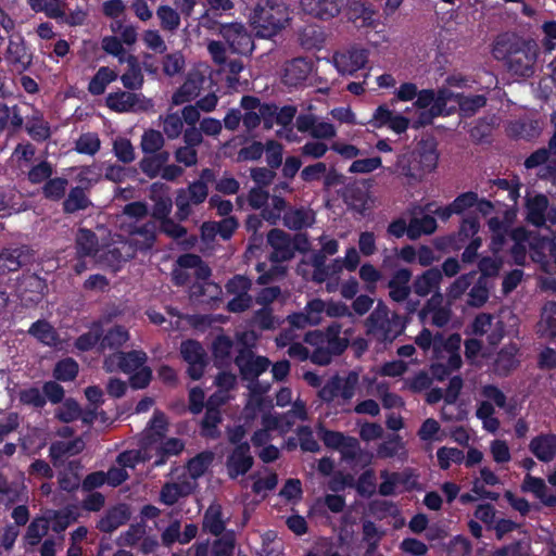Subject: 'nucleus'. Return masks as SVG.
Instances as JSON below:
<instances>
[{
  "label": "nucleus",
  "instance_id": "1",
  "mask_svg": "<svg viewBox=\"0 0 556 556\" xmlns=\"http://www.w3.org/2000/svg\"><path fill=\"white\" fill-rule=\"evenodd\" d=\"M493 55L515 76L529 78L534 74L538 51L531 41L501 36L495 40Z\"/></svg>",
  "mask_w": 556,
  "mask_h": 556
},
{
  "label": "nucleus",
  "instance_id": "2",
  "mask_svg": "<svg viewBox=\"0 0 556 556\" xmlns=\"http://www.w3.org/2000/svg\"><path fill=\"white\" fill-rule=\"evenodd\" d=\"M438 160L435 139L433 137L422 138L414 151L397 157L392 172L408 179L420 180L426 173L435 169Z\"/></svg>",
  "mask_w": 556,
  "mask_h": 556
},
{
  "label": "nucleus",
  "instance_id": "3",
  "mask_svg": "<svg viewBox=\"0 0 556 556\" xmlns=\"http://www.w3.org/2000/svg\"><path fill=\"white\" fill-rule=\"evenodd\" d=\"M290 20L288 8L277 0H258L250 22L260 38H271L277 35Z\"/></svg>",
  "mask_w": 556,
  "mask_h": 556
},
{
  "label": "nucleus",
  "instance_id": "4",
  "mask_svg": "<svg viewBox=\"0 0 556 556\" xmlns=\"http://www.w3.org/2000/svg\"><path fill=\"white\" fill-rule=\"evenodd\" d=\"M218 34L226 41L228 49L236 54L251 55L255 46L251 34L241 23H215Z\"/></svg>",
  "mask_w": 556,
  "mask_h": 556
},
{
  "label": "nucleus",
  "instance_id": "5",
  "mask_svg": "<svg viewBox=\"0 0 556 556\" xmlns=\"http://www.w3.org/2000/svg\"><path fill=\"white\" fill-rule=\"evenodd\" d=\"M179 352L188 364L187 375L192 380L201 379L208 365L207 353L203 345L197 340L188 339L181 342Z\"/></svg>",
  "mask_w": 556,
  "mask_h": 556
},
{
  "label": "nucleus",
  "instance_id": "6",
  "mask_svg": "<svg viewBox=\"0 0 556 556\" xmlns=\"http://www.w3.org/2000/svg\"><path fill=\"white\" fill-rule=\"evenodd\" d=\"M157 224L155 220H148L142 225L129 227V235L125 245L130 251L127 256L134 257L137 251L147 252L151 250L156 241Z\"/></svg>",
  "mask_w": 556,
  "mask_h": 556
},
{
  "label": "nucleus",
  "instance_id": "7",
  "mask_svg": "<svg viewBox=\"0 0 556 556\" xmlns=\"http://www.w3.org/2000/svg\"><path fill=\"white\" fill-rule=\"evenodd\" d=\"M237 349L238 355L235 358V364L238 366L241 378L247 381H255L263 372H265L270 361L265 356H257L247 349L243 344H239Z\"/></svg>",
  "mask_w": 556,
  "mask_h": 556
},
{
  "label": "nucleus",
  "instance_id": "8",
  "mask_svg": "<svg viewBox=\"0 0 556 556\" xmlns=\"http://www.w3.org/2000/svg\"><path fill=\"white\" fill-rule=\"evenodd\" d=\"M147 358L143 351L116 352L104 359V368L109 372L117 368L125 374H130L139 369L147 362Z\"/></svg>",
  "mask_w": 556,
  "mask_h": 556
},
{
  "label": "nucleus",
  "instance_id": "9",
  "mask_svg": "<svg viewBox=\"0 0 556 556\" xmlns=\"http://www.w3.org/2000/svg\"><path fill=\"white\" fill-rule=\"evenodd\" d=\"M267 243L271 247L273 252L269 261L273 263H282L294 257V247H292V237L279 229L274 228L267 233Z\"/></svg>",
  "mask_w": 556,
  "mask_h": 556
},
{
  "label": "nucleus",
  "instance_id": "10",
  "mask_svg": "<svg viewBox=\"0 0 556 556\" xmlns=\"http://www.w3.org/2000/svg\"><path fill=\"white\" fill-rule=\"evenodd\" d=\"M34 262V252L26 245L8 248L0 253V274L16 271Z\"/></svg>",
  "mask_w": 556,
  "mask_h": 556
},
{
  "label": "nucleus",
  "instance_id": "11",
  "mask_svg": "<svg viewBox=\"0 0 556 556\" xmlns=\"http://www.w3.org/2000/svg\"><path fill=\"white\" fill-rule=\"evenodd\" d=\"M254 458L250 452L249 442L235 446L231 453L227 456L226 468L228 476L236 479L239 476L245 475L253 466Z\"/></svg>",
  "mask_w": 556,
  "mask_h": 556
},
{
  "label": "nucleus",
  "instance_id": "12",
  "mask_svg": "<svg viewBox=\"0 0 556 556\" xmlns=\"http://www.w3.org/2000/svg\"><path fill=\"white\" fill-rule=\"evenodd\" d=\"M345 0H301L302 11L320 21H329L341 12Z\"/></svg>",
  "mask_w": 556,
  "mask_h": 556
},
{
  "label": "nucleus",
  "instance_id": "13",
  "mask_svg": "<svg viewBox=\"0 0 556 556\" xmlns=\"http://www.w3.org/2000/svg\"><path fill=\"white\" fill-rule=\"evenodd\" d=\"M105 103L109 109L118 113L139 110L144 111L148 108L144 99L140 94L124 90L109 93Z\"/></svg>",
  "mask_w": 556,
  "mask_h": 556
},
{
  "label": "nucleus",
  "instance_id": "14",
  "mask_svg": "<svg viewBox=\"0 0 556 556\" xmlns=\"http://www.w3.org/2000/svg\"><path fill=\"white\" fill-rule=\"evenodd\" d=\"M366 62L367 51L356 47L333 54V63L342 74H353L362 68Z\"/></svg>",
  "mask_w": 556,
  "mask_h": 556
},
{
  "label": "nucleus",
  "instance_id": "15",
  "mask_svg": "<svg viewBox=\"0 0 556 556\" xmlns=\"http://www.w3.org/2000/svg\"><path fill=\"white\" fill-rule=\"evenodd\" d=\"M168 186L162 182H154L150 187V199L154 202L151 216L161 222L169 217L173 208V200L168 194Z\"/></svg>",
  "mask_w": 556,
  "mask_h": 556
},
{
  "label": "nucleus",
  "instance_id": "16",
  "mask_svg": "<svg viewBox=\"0 0 556 556\" xmlns=\"http://www.w3.org/2000/svg\"><path fill=\"white\" fill-rule=\"evenodd\" d=\"M80 186L70 190L67 197L63 201V212L65 214H75L92 206V202L87 194V190L91 186V181L87 178H80Z\"/></svg>",
  "mask_w": 556,
  "mask_h": 556
},
{
  "label": "nucleus",
  "instance_id": "17",
  "mask_svg": "<svg viewBox=\"0 0 556 556\" xmlns=\"http://www.w3.org/2000/svg\"><path fill=\"white\" fill-rule=\"evenodd\" d=\"M417 476L409 468L400 472H388L384 470V496L394 494L397 488H402L401 491H412L417 489Z\"/></svg>",
  "mask_w": 556,
  "mask_h": 556
},
{
  "label": "nucleus",
  "instance_id": "18",
  "mask_svg": "<svg viewBox=\"0 0 556 556\" xmlns=\"http://www.w3.org/2000/svg\"><path fill=\"white\" fill-rule=\"evenodd\" d=\"M519 348L516 343L504 345L497 353L493 362V371L500 377H508L519 365L517 358Z\"/></svg>",
  "mask_w": 556,
  "mask_h": 556
},
{
  "label": "nucleus",
  "instance_id": "19",
  "mask_svg": "<svg viewBox=\"0 0 556 556\" xmlns=\"http://www.w3.org/2000/svg\"><path fill=\"white\" fill-rule=\"evenodd\" d=\"M523 492L532 493L541 504L548 507H556V494L548 493V488L542 478L527 473L521 484Z\"/></svg>",
  "mask_w": 556,
  "mask_h": 556
},
{
  "label": "nucleus",
  "instance_id": "20",
  "mask_svg": "<svg viewBox=\"0 0 556 556\" xmlns=\"http://www.w3.org/2000/svg\"><path fill=\"white\" fill-rule=\"evenodd\" d=\"M531 453L541 462L548 463L556 455V434H539L529 444Z\"/></svg>",
  "mask_w": 556,
  "mask_h": 556
},
{
  "label": "nucleus",
  "instance_id": "21",
  "mask_svg": "<svg viewBox=\"0 0 556 556\" xmlns=\"http://www.w3.org/2000/svg\"><path fill=\"white\" fill-rule=\"evenodd\" d=\"M312 64L305 58H295L285 67L283 81L288 86H298L308 77Z\"/></svg>",
  "mask_w": 556,
  "mask_h": 556
},
{
  "label": "nucleus",
  "instance_id": "22",
  "mask_svg": "<svg viewBox=\"0 0 556 556\" xmlns=\"http://www.w3.org/2000/svg\"><path fill=\"white\" fill-rule=\"evenodd\" d=\"M215 180V172L212 168H204L201 170L199 179L186 188L193 205H199L205 201L208 195L207 185Z\"/></svg>",
  "mask_w": 556,
  "mask_h": 556
},
{
  "label": "nucleus",
  "instance_id": "23",
  "mask_svg": "<svg viewBox=\"0 0 556 556\" xmlns=\"http://www.w3.org/2000/svg\"><path fill=\"white\" fill-rule=\"evenodd\" d=\"M85 448V442L81 438H76L72 441H56L51 443L49 447V455L54 466L63 463L65 456H73L79 454Z\"/></svg>",
  "mask_w": 556,
  "mask_h": 556
},
{
  "label": "nucleus",
  "instance_id": "24",
  "mask_svg": "<svg viewBox=\"0 0 556 556\" xmlns=\"http://www.w3.org/2000/svg\"><path fill=\"white\" fill-rule=\"evenodd\" d=\"M75 248L77 257H94L99 252L98 236L90 229H78L75 238Z\"/></svg>",
  "mask_w": 556,
  "mask_h": 556
},
{
  "label": "nucleus",
  "instance_id": "25",
  "mask_svg": "<svg viewBox=\"0 0 556 556\" xmlns=\"http://www.w3.org/2000/svg\"><path fill=\"white\" fill-rule=\"evenodd\" d=\"M129 517L128 507L122 504L110 509L106 515L98 521L97 528L102 532L111 533L126 523Z\"/></svg>",
  "mask_w": 556,
  "mask_h": 556
},
{
  "label": "nucleus",
  "instance_id": "26",
  "mask_svg": "<svg viewBox=\"0 0 556 556\" xmlns=\"http://www.w3.org/2000/svg\"><path fill=\"white\" fill-rule=\"evenodd\" d=\"M238 344H241V343L238 342L236 344L233 342V340L228 336H225V334L217 336L214 339L213 344H212L215 365L217 367H223V366L229 365L231 362V353H232L235 346L240 349V345H238Z\"/></svg>",
  "mask_w": 556,
  "mask_h": 556
},
{
  "label": "nucleus",
  "instance_id": "27",
  "mask_svg": "<svg viewBox=\"0 0 556 556\" xmlns=\"http://www.w3.org/2000/svg\"><path fill=\"white\" fill-rule=\"evenodd\" d=\"M441 280L442 271L437 267H431L415 279L412 288L417 295L426 296L439 288Z\"/></svg>",
  "mask_w": 556,
  "mask_h": 556
},
{
  "label": "nucleus",
  "instance_id": "28",
  "mask_svg": "<svg viewBox=\"0 0 556 556\" xmlns=\"http://www.w3.org/2000/svg\"><path fill=\"white\" fill-rule=\"evenodd\" d=\"M169 156L170 154L168 151L144 154L139 162V167L146 176L151 179L155 178L160 175L163 166L168 162Z\"/></svg>",
  "mask_w": 556,
  "mask_h": 556
},
{
  "label": "nucleus",
  "instance_id": "29",
  "mask_svg": "<svg viewBox=\"0 0 556 556\" xmlns=\"http://www.w3.org/2000/svg\"><path fill=\"white\" fill-rule=\"evenodd\" d=\"M18 290L23 295L30 293L31 295L28 299L33 302H38L47 290V283L38 275L27 274L18 279Z\"/></svg>",
  "mask_w": 556,
  "mask_h": 556
},
{
  "label": "nucleus",
  "instance_id": "30",
  "mask_svg": "<svg viewBox=\"0 0 556 556\" xmlns=\"http://www.w3.org/2000/svg\"><path fill=\"white\" fill-rule=\"evenodd\" d=\"M223 420L220 410L213 405L212 397L206 403V412L201 421V434L206 438H219L220 432L217 429L218 424Z\"/></svg>",
  "mask_w": 556,
  "mask_h": 556
},
{
  "label": "nucleus",
  "instance_id": "31",
  "mask_svg": "<svg viewBox=\"0 0 556 556\" xmlns=\"http://www.w3.org/2000/svg\"><path fill=\"white\" fill-rule=\"evenodd\" d=\"M28 334L49 346L56 345L60 340L54 327L46 319L35 321L29 327Z\"/></svg>",
  "mask_w": 556,
  "mask_h": 556
},
{
  "label": "nucleus",
  "instance_id": "32",
  "mask_svg": "<svg viewBox=\"0 0 556 556\" xmlns=\"http://www.w3.org/2000/svg\"><path fill=\"white\" fill-rule=\"evenodd\" d=\"M23 122L24 119L17 105L9 108L5 103H0V132L7 128L15 132L22 128Z\"/></svg>",
  "mask_w": 556,
  "mask_h": 556
},
{
  "label": "nucleus",
  "instance_id": "33",
  "mask_svg": "<svg viewBox=\"0 0 556 556\" xmlns=\"http://www.w3.org/2000/svg\"><path fill=\"white\" fill-rule=\"evenodd\" d=\"M314 223V215L303 207L289 210L283 215V225L292 230H300Z\"/></svg>",
  "mask_w": 556,
  "mask_h": 556
},
{
  "label": "nucleus",
  "instance_id": "34",
  "mask_svg": "<svg viewBox=\"0 0 556 556\" xmlns=\"http://www.w3.org/2000/svg\"><path fill=\"white\" fill-rule=\"evenodd\" d=\"M437 219L431 215L413 217L409 220V239L416 240L422 235H431L437 230Z\"/></svg>",
  "mask_w": 556,
  "mask_h": 556
},
{
  "label": "nucleus",
  "instance_id": "35",
  "mask_svg": "<svg viewBox=\"0 0 556 556\" xmlns=\"http://www.w3.org/2000/svg\"><path fill=\"white\" fill-rule=\"evenodd\" d=\"M128 70L122 75L121 80L123 86L128 90H136L141 88L143 84V75L138 64V60L134 55L127 56Z\"/></svg>",
  "mask_w": 556,
  "mask_h": 556
},
{
  "label": "nucleus",
  "instance_id": "36",
  "mask_svg": "<svg viewBox=\"0 0 556 556\" xmlns=\"http://www.w3.org/2000/svg\"><path fill=\"white\" fill-rule=\"evenodd\" d=\"M117 78V73L108 66L100 67L91 78L88 91L93 96L104 93L106 86Z\"/></svg>",
  "mask_w": 556,
  "mask_h": 556
},
{
  "label": "nucleus",
  "instance_id": "37",
  "mask_svg": "<svg viewBox=\"0 0 556 556\" xmlns=\"http://www.w3.org/2000/svg\"><path fill=\"white\" fill-rule=\"evenodd\" d=\"M548 206L547 197L540 193L529 199L527 202L528 219L536 226H540L545 220V212Z\"/></svg>",
  "mask_w": 556,
  "mask_h": 556
},
{
  "label": "nucleus",
  "instance_id": "38",
  "mask_svg": "<svg viewBox=\"0 0 556 556\" xmlns=\"http://www.w3.org/2000/svg\"><path fill=\"white\" fill-rule=\"evenodd\" d=\"M203 529L215 536L223 534L225 522L222 519L220 505L213 504L206 509L203 518Z\"/></svg>",
  "mask_w": 556,
  "mask_h": 556
},
{
  "label": "nucleus",
  "instance_id": "39",
  "mask_svg": "<svg viewBox=\"0 0 556 556\" xmlns=\"http://www.w3.org/2000/svg\"><path fill=\"white\" fill-rule=\"evenodd\" d=\"M269 389V384L263 386L257 379L255 381H250L249 390L251 394V399L248 402L245 409L252 410L255 414L256 410H263L264 406H271V401L262 397V394L266 393Z\"/></svg>",
  "mask_w": 556,
  "mask_h": 556
},
{
  "label": "nucleus",
  "instance_id": "40",
  "mask_svg": "<svg viewBox=\"0 0 556 556\" xmlns=\"http://www.w3.org/2000/svg\"><path fill=\"white\" fill-rule=\"evenodd\" d=\"M129 339L128 331L123 326H115L101 337V350H117Z\"/></svg>",
  "mask_w": 556,
  "mask_h": 556
},
{
  "label": "nucleus",
  "instance_id": "41",
  "mask_svg": "<svg viewBox=\"0 0 556 556\" xmlns=\"http://www.w3.org/2000/svg\"><path fill=\"white\" fill-rule=\"evenodd\" d=\"M200 88L201 86L199 79L191 77L187 78V80L173 94V104L180 105L185 102H189L193 98L198 97Z\"/></svg>",
  "mask_w": 556,
  "mask_h": 556
},
{
  "label": "nucleus",
  "instance_id": "42",
  "mask_svg": "<svg viewBox=\"0 0 556 556\" xmlns=\"http://www.w3.org/2000/svg\"><path fill=\"white\" fill-rule=\"evenodd\" d=\"M165 138L163 134L155 129H148L141 136L140 148L144 154L163 151Z\"/></svg>",
  "mask_w": 556,
  "mask_h": 556
},
{
  "label": "nucleus",
  "instance_id": "43",
  "mask_svg": "<svg viewBox=\"0 0 556 556\" xmlns=\"http://www.w3.org/2000/svg\"><path fill=\"white\" fill-rule=\"evenodd\" d=\"M468 305L472 307L483 306L490 296L488 280L484 277H479L468 293Z\"/></svg>",
  "mask_w": 556,
  "mask_h": 556
},
{
  "label": "nucleus",
  "instance_id": "44",
  "mask_svg": "<svg viewBox=\"0 0 556 556\" xmlns=\"http://www.w3.org/2000/svg\"><path fill=\"white\" fill-rule=\"evenodd\" d=\"M214 459L212 452H202L191 458L187 464L189 475L193 479L202 477Z\"/></svg>",
  "mask_w": 556,
  "mask_h": 556
},
{
  "label": "nucleus",
  "instance_id": "45",
  "mask_svg": "<svg viewBox=\"0 0 556 556\" xmlns=\"http://www.w3.org/2000/svg\"><path fill=\"white\" fill-rule=\"evenodd\" d=\"M78 375V364L71 357L55 364L53 377L59 381H73Z\"/></svg>",
  "mask_w": 556,
  "mask_h": 556
},
{
  "label": "nucleus",
  "instance_id": "46",
  "mask_svg": "<svg viewBox=\"0 0 556 556\" xmlns=\"http://www.w3.org/2000/svg\"><path fill=\"white\" fill-rule=\"evenodd\" d=\"M480 222L477 215H467L460 222L458 231L456 233L457 240L464 244L469 239L476 238L475 236L479 232Z\"/></svg>",
  "mask_w": 556,
  "mask_h": 556
},
{
  "label": "nucleus",
  "instance_id": "47",
  "mask_svg": "<svg viewBox=\"0 0 556 556\" xmlns=\"http://www.w3.org/2000/svg\"><path fill=\"white\" fill-rule=\"evenodd\" d=\"M362 11V15L355 16V23L358 27H368L375 28L379 23L374 18L377 13L370 9L369 5H366L364 2H354L351 7V12L356 13Z\"/></svg>",
  "mask_w": 556,
  "mask_h": 556
},
{
  "label": "nucleus",
  "instance_id": "48",
  "mask_svg": "<svg viewBox=\"0 0 556 556\" xmlns=\"http://www.w3.org/2000/svg\"><path fill=\"white\" fill-rule=\"evenodd\" d=\"M380 539L381 533L376 525L370 520H365L363 522V541L367 543L368 547L364 556H374Z\"/></svg>",
  "mask_w": 556,
  "mask_h": 556
},
{
  "label": "nucleus",
  "instance_id": "49",
  "mask_svg": "<svg viewBox=\"0 0 556 556\" xmlns=\"http://www.w3.org/2000/svg\"><path fill=\"white\" fill-rule=\"evenodd\" d=\"M113 152L117 160L125 164L131 163L136 157L135 148L127 138H116L113 142Z\"/></svg>",
  "mask_w": 556,
  "mask_h": 556
},
{
  "label": "nucleus",
  "instance_id": "50",
  "mask_svg": "<svg viewBox=\"0 0 556 556\" xmlns=\"http://www.w3.org/2000/svg\"><path fill=\"white\" fill-rule=\"evenodd\" d=\"M476 274L477 271L472 270L470 273L463 274L459 277H457L454 280V282L450 286L447 295L453 300L462 298V295L472 285Z\"/></svg>",
  "mask_w": 556,
  "mask_h": 556
},
{
  "label": "nucleus",
  "instance_id": "51",
  "mask_svg": "<svg viewBox=\"0 0 556 556\" xmlns=\"http://www.w3.org/2000/svg\"><path fill=\"white\" fill-rule=\"evenodd\" d=\"M235 533L228 531L213 543L212 556H232L235 549Z\"/></svg>",
  "mask_w": 556,
  "mask_h": 556
},
{
  "label": "nucleus",
  "instance_id": "52",
  "mask_svg": "<svg viewBox=\"0 0 556 556\" xmlns=\"http://www.w3.org/2000/svg\"><path fill=\"white\" fill-rule=\"evenodd\" d=\"M458 104L464 115L469 117L475 115L481 108L485 106L486 98L483 94L462 97Z\"/></svg>",
  "mask_w": 556,
  "mask_h": 556
},
{
  "label": "nucleus",
  "instance_id": "53",
  "mask_svg": "<svg viewBox=\"0 0 556 556\" xmlns=\"http://www.w3.org/2000/svg\"><path fill=\"white\" fill-rule=\"evenodd\" d=\"M68 181L66 178L56 177L49 179L43 186V194L47 199L56 201L65 195Z\"/></svg>",
  "mask_w": 556,
  "mask_h": 556
},
{
  "label": "nucleus",
  "instance_id": "54",
  "mask_svg": "<svg viewBox=\"0 0 556 556\" xmlns=\"http://www.w3.org/2000/svg\"><path fill=\"white\" fill-rule=\"evenodd\" d=\"M163 121V132L168 139H176L180 136L184 128L182 118L178 113L167 114L165 117H160Z\"/></svg>",
  "mask_w": 556,
  "mask_h": 556
},
{
  "label": "nucleus",
  "instance_id": "55",
  "mask_svg": "<svg viewBox=\"0 0 556 556\" xmlns=\"http://www.w3.org/2000/svg\"><path fill=\"white\" fill-rule=\"evenodd\" d=\"M81 414L78 403L74 399L64 401L55 412V417L63 422H71L76 420Z\"/></svg>",
  "mask_w": 556,
  "mask_h": 556
},
{
  "label": "nucleus",
  "instance_id": "56",
  "mask_svg": "<svg viewBox=\"0 0 556 556\" xmlns=\"http://www.w3.org/2000/svg\"><path fill=\"white\" fill-rule=\"evenodd\" d=\"M358 383V374L355 371H350L346 376H340V399L342 402L339 404H344L350 401L355 394V387Z\"/></svg>",
  "mask_w": 556,
  "mask_h": 556
},
{
  "label": "nucleus",
  "instance_id": "57",
  "mask_svg": "<svg viewBox=\"0 0 556 556\" xmlns=\"http://www.w3.org/2000/svg\"><path fill=\"white\" fill-rule=\"evenodd\" d=\"M100 139L96 134H84L76 141V151L84 154L93 155L100 149Z\"/></svg>",
  "mask_w": 556,
  "mask_h": 556
},
{
  "label": "nucleus",
  "instance_id": "58",
  "mask_svg": "<svg viewBox=\"0 0 556 556\" xmlns=\"http://www.w3.org/2000/svg\"><path fill=\"white\" fill-rule=\"evenodd\" d=\"M156 14L161 20V25L164 29L173 31L178 28L180 24L179 14L170 7L161 5L157 9Z\"/></svg>",
  "mask_w": 556,
  "mask_h": 556
},
{
  "label": "nucleus",
  "instance_id": "59",
  "mask_svg": "<svg viewBox=\"0 0 556 556\" xmlns=\"http://www.w3.org/2000/svg\"><path fill=\"white\" fill-rule=\"evenodd\" d=\"M253 323L262 330L275 329L279 324L278 319L273 315L271 308L267 306H264L254 313Z\"/></svg>",
  "mask_w": 556,
  "mask_h": 556
},
{
  "label": "nucleus",
  "instance_id": "60",
  "mask_svg": "<svg viewBox=\"0 0 556 556\" xmlns=\"http://www.w3.org/2000/svg\"><path fill=\"white\" fill-rule=\"evenodd\" d=\"M383 453L384 458L395 455H406V448L402 438L396 433L384 435Z\"/></svg>",
  "mask_w": 556,
  "mask_h": 556
},
{
  "label": "nucleus",
  "instance_id": "61",
  "mask_svg": "<svg viewBox=\"0 0 556 556\" xmlns=\"http://www.w3.org/2000/svg\"><path fill=\"white\" fill-rule=\"evenodd\" d=\"M478 202V193L467 191L458 194L451 203L456 215L465 213L467 210L473 207Z\"/></svg>",
  "mask_w": 556,
  "mask_h": 556
},
{
  "label": "nucleus",
  "instance_id": "62",
  "mask_svg": "<svg viewBox=\"0 0 556 556\" xmlns=\"http://www.w3.org/2000/svg\"><path fill=\"white\" fill-rule=\"evenodd\" d=\"M102 331L100 327H94L90 331L83 333L75 341V348L79 351H89L91 350L98 342L101 341Z\"/></svg>",
  "mask_w": 556,
  "mask_h": 556
},
{
  "label": "nucleus",
  "instance_id": "63",
  "mask_svg": "<svg viewBox=\"0 0 556 556\" xmlns=\"http://www.w3.org/2000/svg\"><path fill=\"white\" fill-rule=\"evenodd\" d=\"M251 287V279L243 275H236L227 282L226 290L233 295H247Z\"/></svg>",
  "mask_w": 556,
  "mask_h": 556
},
{
  "label": "nucleus",
  "instance_id": "64",
  "mask_svg": "<svg viewBox=\"0 0 556 556\" xmlns=\"http://www.w3.org/2000/svg\"><path fill=\"white\" fill-rule=\"evenodd\" d=\"M48 531V522L43 518L34 519L27 528L26 539L30 545L39 543L40 539Z\"/></svg>",
  "mask_w": 556,
  "mask_h": 556
}]
</instances>
